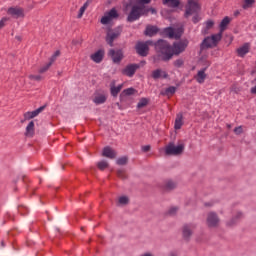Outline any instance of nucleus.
Returning a JSON list of instances; mask_svg holds the SVG:
<instances>
[{
    "label": "nucleus",
    "instance_id": "nucleus-40",
    "mask_svg": "<svg viewBox=\"0 0 256 256\" xmlns=\"http://www.w3.org/2000/svg\"><path fill=\"white\" fill-rule=\"evenodd\" d=\"M177 211H179V207L173 206L168 210V215H177Z\"/></svg>",
    "mask_w": 256,
    "mask_h": 256
},
{
    "label": "nucleus",
    "instance_id": "nucleus-10",
    "mask_svg": "<svg viewBox=\"0 0 256 256\" xmlns=\"http://www.w3.org/2000/svg\"><path fill=\"white\" fill-rule=\"evenodd\" d=\"M117 17H119V14L117 10L113 8L101 18V23L102 25H109V23H111L113 19H117Z\"/></svg>",
    "mask_w": 256,
    "mask_h": 256
},
{
    "label": "nucleus",
    "instance_id": "nucleus-2",
    "mask_svg": "<svg viewBox=\"0 0 256 256\" xmlns=\"http://www.w3.org/2000/svg\"><path fill=\"white\" fill-rule=\"evenodd\" d=\"M149 10L143 4L134 5L128 16V21L133 22L137 21L141 15H148Z\"/></svg>",
    "mask_w": 256,
    "mask_h": 256
},
{
    "label": "nucleus",
    "instance_id": "nucleus-48",
    "mask_svg": "<svg viewBox=\"0 0 256 256\" xmlns=\"http://www.w3.org/2000/svg\"><path fill=\"white\" fill-rule=\"evenodd\" d=\"M140 5H147L149 3H151V0H139Z\"/></svg>",
    "mask_w": 256,
    "mask_h": 256
},
{
    "label": "nucleus",
    "instance_id": "nucleus-54",
    "mask_svg": "<svg viewBox=\"0 0 256 256\" xmlns=\"http://www.w3.org/2000/svg\"><path fill=\"white\" fill-rule=\"evenodd\" d=\"M227 127H228V129H231V125H229V124L227 125Z\"/></svg>",
    "mask_w": 256,
    "mask_h": 256
},
{
    "label": "nucleus",
    "instance_id": "nucleus-19",
    "mask_svg": "<svg viewBox=\"0 0 256 256\" xmlns=\"http://www.w3.org/2000/svg\"><path fill=\"white\" fill-rule=\"evenodd\" d=\"M249 49H251L249 43H245L243 46L239 47L237 49L238 57H245L247 53H249Z\"/></svg>",
    "mask_w": 256,
    "mask_h": 256
},
{
    "label": "nucleus",
    "instance_id": "nucleus-7",
    "mask_svg": "<svg viewBox=\"0 0 256 256\" xmlns=\"http://www.w3.org/2000/svg\"><path fill=\"white\" fill-rule=\"evenodd\" d=\"M149 45H153V41L148 40L146 42H138L136 44V52L140 57H147L149 55Z\"/></svg>",
    "mask_w": 256,
    "mask_h": 256
},
{
    "label": "nucleus",
    "instance_id": "nucleus-47",
    "mask_svg": "<svg viewBox=\"0 0 256 256\" xmlns=\"http://www.w3.org/2000/svg\"><path fill=\"white\" fill-rule=\"evenodd\" d=\"M142 151H144V153L151 151V146H149V145L143 146Z\"/></svg>",
    "mask_w": 256,
    "mask_h": 256
},
{
    "label": "nucleus",
    "instance_id": "nucleus-21",
    "mask_svg": "<svg viewBox=\"0 0 256 256\" xmlns=\"http://www.w3.org/2000/svg\"><path fill=\"white\" fill-rule=\"evenodd\" d=\"M105 101H107V95L105 94L98 93V94H95L93 98V103H95V105H103Z\"/></svg>",
    "mask_w": 256,
    "mask_h": 256
},
{
    "label": "nucleus",
    "instance_id": "nucleus-20",
    "mask_svg": "<svg viewBox=\"0 0 256 256\" xmlns=\"http://www.w3.org/2000/svg\"><path fill=\"white\" fill-rule=\"evenodd\" d=\"M104 56H105V51L98 50L94 54L91 55V59H92V61H94V63H99L100 61H103Z\"/></svg>",
    "mask_w": 256,
    "mask_h": 256
},
{
    "label": "nucleus",
    "instance_id": "nucleus-37",
    "mask_svg": "<svg viewBox=\"0 0 256 256\" xmlns=\"http://www.w3.org/2000/svg\"><path fill=\"white\" fill-rule=\"evenodd\" d=\"M177 88L175 86H170L165 90L166 95H175Z\"/></svg>",
    "mask_w": 256,
    "mask_h": 256
},
{
    "label": "nucleus",
    "instance_id": "nucleus-28",
    "mask_svg": "<svg viewBox=\"0 0 256 256\" xmlns=\"http://www.w3.org/2000/svg\"><path fill=\"white\" fill-rule=\"evenodd\" d=\"M164 187L167 191H171V190L175 189V187H177V183H175L172 180H168L165 182Z\"/></svg>",
    "mask_w": 256,
    "mask_h": 256
},
{
    "label": "nucleus",
    "instance_id": "nucleus-33",
    "mask_svg": "<svg viewBox=\"0 0 256 256\" xmlns=\"http://www.w3.org/2000/svg\"><path fill=\"white\" fill-rule=\"evenodd\" d=\"M148 103H149V100H147V98H141L137 104V107L138 109H143V107H147Z\"/></svg>",
    "mask_w": 256,
    "mask_h": 256
},
{
    "label": "nucleus",
    "instance_id": "nucleus-49",
    "mask_svg": "<svg viewBox=\"0 0 256 256\" xmlns=\"http://www.w3.org/2000/svg\"><path fill=\"white\" fill-rule=\"evenodd\" d=\"M146 10L148 11V13H152V15H155V13H157V11L155 10V8H146Z\"/></svg>",
    "mask_w": 256,
    "mask_h": 256
},
{
    "label": "nucleus",
    "instance_id": "nucleus-46",
    "mask_svg": "<svg viewBox=\"0 0 256 256\" xmlns=\"http://www.w3.org/2000/svg\"><path fill=\"white\" fill-rule=\"evenodd\" d=\"M47 71H49V66H43L39 69L40 74L47 73Z\"/></svg>",
    "mask_w": 256,
    "mask_h": 256
},
{
    "label": "nucleus",
    "instance_id": "nucleus-32",
    "mask_svg": "<svg viewBox=\"0 0 256 256\" xmlns=\"http://www.w3.org/2000/svg\"><path fill=\"white\" fill-rule=\"evenodd\" d=\"M87 7H89V2H85L84 5L80 8L78 13V19H81V17H83L85 11H87Z\"/></svg>",
    "mask_w": 256,
    "mask_h": 256
},
{
    "label": "nucleus",
    "instance_id": "nucleus-14",
    "mask_svg": "<svg viewBox=\"0 0 256 256\" xmlns=\"http://www.w3.org/2000/svg\"><path fill=\"white\" fill-rule=\"evenodd\" d=\"M243 217V212H236V214L227 221L226 225L228 227H233L234 225H237L239 221H241V218Z\"/></svg>",
    "mask_w": 256,
    "mask_h": 256
},
{
    "label": "nucleus",
    "instance_id": "nucleus-5",
    "mask_svg": "<svg viewBox=\"0 0 256 256\" xmlns=\"http://www.w3.org/2000/svg\"><path fill=\"white\" fill-rule=\"evenodd\" d=\"M221 223V218H219V214L216 212H208L206 216V225L207 227H210L211 229H216V227H219Z\"/></svg>",
    "mask_w": 256,
    "mask_h": 256
},
{
    "label": "nucleus",
    "instance_id": "nucleus-31",
    "mask_svg": "<svg viewBox=\"0 0 256 256\" xmlns=\"http://www.w3.org/2000/svg\"><path fill=\"white\" fill-rule=\"evenodd\" d=\"M61 56V51L60 50H56L54 52V55H52L50 57V62L49 65H53V63H55V61H57V58Z\"/></svg>",
    "mask_w": 256,
    "mask_h": 256
},
{
    "label": "nucleus",
    "instance_id": "nucleus-38",
    "mask_svg": "<svg viewBox=\"0 0 256 256\" xmlns=\"http://www.w3.org/2000/svg\"><path fill=\"white\" fill-rule=\"evenodd\" d=\"M135 93H137V90H135L134 88H128V89H125L123 90V94L124 95H135Z\"/></svg>",
    "mask_w": 256,
    "mask_h": 256
},
{
    "label": "nucleus",
    "instance_id": "nucleus-13",
    "mask_svg": "<svg viewBox=\"0 0 256 256\" xmlns=\"http://www.w3.org/2000/svg\"><path fill=\"white\" fill-rule=\"evenodd\" d=\"M137 69H139V66L137 65H128L122 70V74L127 77H133Z\"/></svg>",
    "mask_w": 256,
    "mask_h": 256
},
{
    "label": "nucleus",
    "instance_id": "nucleus-34",
    "mask_svg": "<svg viewBox=\"0 0 256 256\" xmlns=\"http://www.w3.org/2000/svg\"><path fill=\"white\" fill-rule=\"evenodd\" d=\"M43 111H45V106H41L30 113H31L32 117L35 119V117H37L40 113H43Z\"/></svg>",
    "mask_w": 256,
    "mask_h": 256
},
{
    "label": "nucleus",
    "instance_id": "nucleus-39",
    "mask_svg": "<svg viewBox=\"0 0 256 256\" xmlns=\"http://www.w3.org/2000/svg\"><path fill=\"white\" fill-rule=\"evenodd\" d=\"M30 119H34L31 112L24 113V120L21 121V123H25V121H29Z\"/></svg>",
    "mask_w": 256,
    "mask_h": 256
},
{
    "label": "nucleus",
    "instance_id": "nucleus-43",
    "mask_svg": "<svg viewBox=\"0 0 256 256\" xmlns=\"http://www.w3.org/2000/svg\"><path fill=\"white\" fill-rule=\"evenodd\" d=\"M215 25V22H213L212 20H208L206 22V29H212V27Z\"/></svg>",
    "mask_w": 256,
    "mask_h": 256
},
{
    "label": "nucleus",
    "instance_id": "nucleus-52",
    "mask_svg": "<svg viewBox=\"0 0 256 256\" xmlns=\"http://www.w3.org/2000/svg\"><path fill=\"white\" fill-rule=\"evenodd\" d=\"M178 65H183V62H181V61H178Z\"/></svg>",
    "mask_w": 256,
    "mask_h": 256
},
{
    "label": "nucleus",
    "instance_id": "nucleus-36",
    "mask_svg": "<svg viewBox=\"0 0 256 256\" xmlns=\"http://www.w3.org/2000/svg\"><path fill=\"white\" fill-rule=\"evenodd\" d=\"M129 158L126 156L120 157L116 160L117 165H127Z\"/></svg>",
    "mask_w": 256,
    "mask_h": 256
},
{
    "label": "nucleus",
    "instance_id": "nucleus-15",
    "mask_svg": "<svg viewBox=\"0 0 256 256\" xmlns=\"http://www.w3.org/2000/svg\"><path fill=\"white\" fill-rule=\"evenodd\" d=\"M109 55L112 58L114 63H119L123 59V52L121 50L115 51L110 50Z\"/></svg>",
    "mask_w": 256,
    "mask_h": 256
},
{
    "label": "nucleus",
    "instance_id": "nucleus-29",
    "mask_svg": "<svg viewBox=\"0 0 256 256\" xmlns=\"http://www.w3.org/2000/svg\"><path fill=\"white\" fill-rule=\"evenodd\" d=\"M118 205H120L121 207H123L125 205H129V197H127V196H120L118 198Z\"/></svg>",
    "mask_w": 256,
    "mask_h": 256
},
{
    "label": "nucleus",
    "instance_id": "nucleus-16",
    "mask_svg": "<svg viewBox=\"0 0 256 256\" xmlns=\"http://www.w3.org/2000/svg\"><path fill=\"white\" fill-rule=\"evenodd\" d=\"M205 71H207V68L199 70L197 75L194 76V79H196L197 83H205V79H207V74L205 73Z\"/></svg>",
    "mask_w": 256,
    "mask_h": 256
},
{
    "label": "nucleus",
    "instance_id": "nucleus-53",
    "mask_svg": "<svg viewBox=\"0 0 256 256\" xmlns=\"http://www.w3.org/2000/svg\"><path fill=\"white\" fill-rule=\"evenodd\" d=\"M170 256H177V254H175V253H171V254H170Z\"/></svg>",
    "mask_w": 256,
    "mask_h": 256
},
{
    "label": "nucleus",
    "instance_id": "nucleus-11",
    "mask_svg": "<svg viewBox=\"0 0 256 256\" xmlns=\"http://www.w3.org/2000/svg\"><path fill=\"white\" fill-rule=\"evenodd\" d=\"M195 227V224H185L182 227V237L185 239V241H189V239H191L193 231H195Z\"/></svg>",
    "mask_w": 256,
    "mask_h": 256
},
{
    "label": "nucleus",
    "instance_id": "nucleus-22",
    "mask_svg": "<svg viewBox=\"0 0 256 256\" xmlns=\"http://www.w3.org/2000/svg\"><path fill=\"white\" fill-rule=\"evenodd\" d=\"M153 79H167V72L157 69L152 72Z\"/></svg>",
    "mask_w": 256,
    "mask_h": 256
},
{
    "label": "nucleus",
    "instance_id": "nucleus-51",
    "mask_svg": "<svg viewBox=\"0 0 256 256\" xmlns=\"http://www.w3.org/2000/svg\"><path fill=\"white\" fill-rule=\"evenodd\" d=\"M251 93H252L253 95H256V86H254V87L251 88Z\"/></svg>",
    "mask_w": 256,
    "mask_h": 256
},
{
    "label": "nucleus",
    "instance_id": "nucleus-27",
    "mask_svg": "<svg viewBox=\"0 0 256 256\" xmlns=\"http://www.w3.org/2000/svg\"><path fill=\"white\" fill-rule=\"evenodd\" d=\"M163 3L168 7H174V8L181 4L179 0H163Z\"/></svg>",
    "mask_w": 256,
    "mask_h": 256
},
{
    "label": "nucleus",
    "instance_id": "nucleus-45",
    "mask_svg": "<svg viewBox=\"0 0 256 256\" xmlns=\"http://www.w3.org/2000/svg\"><path fill=\"white\" fill-rule=\"evenodd\" d=\"M7 21H9L8 18H2L0 21V29H3V27H5V23H7Z\"/></svg>",
    "mask_w": 256,
    "mask_h": 256
},
{
    "label": "nucleus",
    "instance_id": "nucleus-1",
    "mask_svg": "<svg viewBox=\"0 0 256 256\" xmlns=\"http://www.w3.org/2000/svg\"><path fill=\"white\" fill-rule=\"evenodd\" d=\"M154 45L157 53H160L163 61H169L173 58V55H179L183 53V51L187 49V45H189V42H187V40H181L175 42L171 47V45H169L167 41L158 40Z\"/></svg>",
    "mask_w": 256,
    "mask_h": 256
},
{
    "label": "nucleus",
    "instance_id": "nucleus-56",
    "mask_svg": "<svg viewBox=\"0 0 256 256\" xmlns=\"http://www.w3.org/2000/svg\"><path fill=\"white\" fill-rule=\"evenodd\" d=\"M2 247H5V243L4 242H2Z\"/></svg>",
    "mask_w": 256,
    "mask_h": 256
},
{
    "label": "nucleus",
    "instance_id": "nucleus-24",
    "mask_svg": "<svg viewBox=\"0 0 256 256\" xmlns=\"http://www.w3.org/2000/svg\"><path fill=\"white\" fill-rule=\"evenodd\" d=\"M229 23H231V18H229V16L224 17V19L221 21L220 32H219L221 33V37H223V31L227 29V25H229Z\"/></svg>",
    "mask_w": 256,
    "mask_h": 256
},
{
    "label": "nucleus",
    "instance_id": "nucleus-35",
    "mask_svg": "<svg viewBox=\"0 0 256 256\" xmlns=\"http://www.w3.org/2000/svg\"><path fill=\"white\" fill-rule=\"evenodd\" d=\"M97 167H98V169H100V171H103V170L107 169V167H109V163H107V161H105V160H102L97 163Z\"/></svg>",
    "mask_w": 256,
    "mask_h": 256
},
{
    "label": "nucleus",
    "instance_id": "nucleus-25",
    "mask_svg": "<svg viewBox=\"0 0 256 256\" xmlns=\"http://www.w3.org/2000/svg\"><path fill=\"white\" fill-rule=\"evenodd\" d=\"M159 33V29L157 26H147L145 30V35L148 37H153V35H157Z\"/></svg>",
    "mask_w": 256,
    "mask_h": 256
},
{
    "label": "nucleus",
    "instance_id": "nucleus-6",
    "mask_svg": "<svg viewBox=\"0 0 256 256\" xmlns=\"http://www.w3.org/2000/svg\"><path fill=\"white\" fill-rule=\"evenodd\" d=\"M121 33H123V28L121 27H117L115 29H110L107 31L106 42L108 43V45H110V47H113V42L116 39H119Z\"/></svg>",
    "mask_w": 256,
    "mask_h": 256
},
{
    "label": "nucleus",
    "instance_id": "nucleus-3",
    "mask_svg": "<svg viewBox=\"0 0 256 256\" xmlns=\"http://www.w3.org/2000/svg\"><path fill=\"white\" fill-rule=\"evenodd\" d=\"M185 151V145L179 144L175 145L174 143H169L165 147V155L177 157V155H182Z\"/></svg>",
    "mask_w": 256,
    "mask_h": 256
},
{
    "label": "nucleus",
    "instance_id": "nucleus-9",
    "mask_svg": "<svg viewBox=\"0 0 256 256\" xmlns=\"http://www.w3.org/2000/svg\"><path fill=\"white\" fill-rule=\"evenodd\" d=\"M164 34L169 37V39H181V35H183V28H165Z\"/></svg>",
    "mask_w": 256,
    "mask_h": 256
},
{
    "label": "nucleus",
    "instance_id": "nucleus-12",
    "mask_svg": "<svg viewBox=\"0 0 256 256\" xmlns=\"http://www.w3.org/2000/svg\"><path fill=\"white\" fill-rule=\"evenodd\" d=\"M8 15H11L14 19H19L21 17H25V13L23 8L20 7H11L8 9Z\"/></svg>",
    "mask_w": 256,
    "mask_h": 256
},
{
    "label": "nucleus",
    "instance_id": "nucleus-50",
    "mask_svg": "<svg viewBox=\"0 0 256 256\" xmlns=\"http://www.w3.org/2000/svg\"><path fill=\"white\" fill-rule=\"evenodd\" d=\"M193 23H199V16H194L192 18Z\"/></svg>",
    "mask_w": 256,
    "mask_h": 256
},
{
    "label": "nucleus",
    "instance_id": "nucleus-8",
    "mask_svg": "<svg viewBox=\"0 0 256 256\" xmlns=\"http://www.w3.org/2000/svg\"><path fill=\"white\" fill-rule=\"evenodd\" d=\"M201 11V6L197 1L188 0L186 5L185 17H190V15H195Z\"/></svg>",
    "mask_w": 256,
    "mask_h": 256
},
{
    "label": "nucleus",
    "instance_id": "nucleus-4",
    "mask_svg": "<svg viewBox=\"0 0 256 256\" xmlns=\"http://www.w3.org/2000/svg\"><path fill=\"white\" fill-rule=\"evenodd\" d=\"M223 36H221V33L218 34H214L211 37H207L203 40L202 42V49H209L211 47H217V43H219V41H221Z\"/></svg>",
    "mask_w": 256,
    "mask_h": 256
},
{
    "label": "nucleus",
    "instance_id": "nucleus-30",
    "mask_svg": "<svg viewBox=\"0 0 256 256\" xmlns=\"http://www.w3.org/2000/svg\"><path fill=\"white\" fill-rule=\"evenodd\" d=\"M255 5V0H244L242 9H251Z\"/></svg>",
    "mask_w": 256,
    "mask_h": 256
},
{
    "label": "nucleus",
    "instance_id": "nucleus-17",
    "mask_svg": "<svg viewBox=\"0 0 256 256\" xmlns=\"http://www.w3.org/2000/svg\"><path fill=\"white\" fill-rule=\"evenodd\" d=\"M102 155L103 157H107V159H115V157H117V152L107 146L103 149Z\"/></svg>",
    "mask_w": 256,
    "mask_h": 256
},
{
    "label": "nucleus",
    "instance_id": "nucleus-23",
    "mask_svg": "<svg viewBox=\"0 0 256 256\" xmlns=\"http://www.w3.org/2000/svg\"><path fill=\"white\" fill-rule=\"evenodd\" d=\"M35 135V122L30 121L26 127V137H33Z\"/></svg>",
    "mask_w": 256,
    "mask_h": 256
},
{
    "label": "nucleus",
    "instance_id": "nucleus-26",
    "mask_svg": "<svg viewBox=\"0 0 256 256\" xmlns=\"http://www.w3.org/2000/svg\"><path fill=\"white\" fill-rule=\"evenodd\" d=\"M183 127V115L178 114L175 119L174 129L179 130Z\"/></svg>",
    "mask_w": 256,
    "mask_h": 256
},
{
    "label": "nucleus",
    "instance_id": "nucleus-55",
    "mask_svg": "<svg viewBox=\"0 0 256 256\" xmlns=\"http://www.w3.org/2000/svg\"><path fill=\"white\" fill-rule=\"evenodd\" d=\"M206 207H211V204H206Z\"/></svg>",
    "mask_w": 256,
    "mask_h": 256
},
{
    "label": "nucleus",
    "instance_id": "nucleus-42",
    "mask_svg": "<svg viewBox=\"0 0 256 256\" xmlns=\"http://www.w3.org/2000/svg\"><path fill=\"white\" fill-rule=\"evenodd\" d=\"M117 176H118L120 179H127V175L125 174V170H118V171H117Z\"/></svg>",
    "mask_w": 256,
    "mask_h": 256
},
{
    "label": "nucleus",
    "instance_id": "nucleus-41",
    "mask_svg": "<svg viewBox=\"0 0 256 256\" xmlns=\"http://www.w3.org/2000/svg\"><path fill=\"white\" fill-rule=\"evenodd\" d=\"M29 79H31V81H41L43 77L41 75L31 74L29 75Z\"/></svg>",
    "mask_w": 256,
    "mask_h": 256
},
{
    "label": "nucleus",
    "instance_id": "nucleus-18",
    "mask_svg": "<svg viewBox=\"0 0 256 256\" xmlns=\"http://www.w3.org/2000/svg\"><path fill=\"white\" fill-rule=\"evenodd\" d=\"M122 89H123V84L115 86V81L111 82V84H110V91H111V95L113 97H117V95H119V93H121Z\"/></svg>",
    "mask_w": 256,
    "mask_h": 256
},
{
    "label": "nucleus",
    "instance_id": "nucleus-44",
    "mask_svg": "<svg viewBox=\"0 0 256 256\" xmlns=\"http://www.w3.org/2000/svg\"><path fill=\"white\" fill-rule=\"evenodd\" d=\"M234 133H235L236 135H241V133H243V127H241V126L236 127V128L234 129Z\"/></svg>",
    "mask_w": 256,
    "mask_h": 256
}]
</instances>
